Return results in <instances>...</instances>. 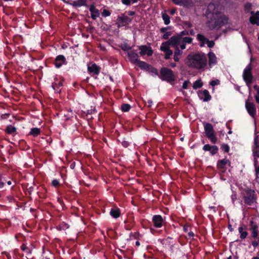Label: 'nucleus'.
I'll list each match as a JSON object with an SVG mask.
<instances>
[{
  "instance_id": "58",
  "label": "nucleus",
  "mask_w": 259,
  "mask_h": 259,
  "mask_svg": "<svg viewBox=\"0 0 259 259\" xmlns=\"http://www.w3.org/2000/svg\"><path fill=\"white\" fill-rule=\"evenodd\" d=\"M122 2L125 5H130V0H122Z\"/></svg>"
},
{
  "instance_id": "64",
  "label": "nucleus",
  "mask_w": 259,
  "mask_h": 259,
  "mask_svg": "<svg viewBox=\"0 0 259 259\" xmlns=\"http://www.w3.org/2000/svg\"><path fill=\"white\" fill-rule=\"evenodd\" d=\"M7 183V184L9 186L11 185L12 184V181L11 180H9V181H7L6 180V183Z\"/></svg>"
},
{
  "instance_id": "41",
  "label": "nucleus",
  "mask_w": 259,
  "mask_h": 259,
  "mask_svg": "<svg viewBox=\"0 0 259 259\" xmlns=\"http://www.w3.org/2000/svg\"><path fill=\"white\" fill-rule=\"evenodd\" d=\"M165 56L164 58L166 60L170 58V56L172 54V51L171 50H169L167 52H165Z\"/></svg>"
},
{
  "instance_id": "5",
  "label": "nucleus",
  "mask_w": 259,
  "mask_h": 259,
  "mask_svg": "<svg viewBox=\"0 0 259 259\" xmlns=\"http://www.w3.org/2000/svg\"><path fill=\"white\" fill-rule=\"evenodd\" d=\"M119 47L122 50L120 52L121 55L126 58V61H130V45L128 41L126 40L121 42Z\"/></svg>"
},
{
  "instance_id": "54",
  "label": "nucleus",
  "mask_w": 259,
  "mask_h": 259,
  "mask_svg": "<svg viewBox=\"0 0 259 259\" xmlns=\"http://www.w3.org/2000/svg\"><path fill=\"white\" fill-rule=\"evenodd\" d=\"M255 98L256 102L259 103V89L258 90V92H257V93L255 96Z\"/></svg>"
},
{
  "instance_id": "36",
  "label": "nucleus",
  "mask_w": 259,
  "mask_h": 259,
  "mask_svg": "<svg viewBox=\"0 0 259 259\" xmlns=\"http://www.w3.org/2000/svg\"><path fill=\"white\" fill-rule=\"evenodd\" d=\"M168 44V43L166 42L165 44H162V45L160 47V50L164 52H166L169 51L170 49L168 45H167Z\"/></svg>"
},
{
  "instance_id": "18",
  "label": "nucleus",
  "mask_w": 259,
  "mask_h": 259,
  "mask_svg": "<svg viewBox=\"0 0 259 259\" xmlns=\"http://www.w3.org/2000/svg\"><path fill=\"white\" fill-rule=\"evenodd\" d=\"M203 149L204 151H209L212 154L214 155L218 152V148L216 146H210L208 144L205 145Z\"/></svg>"
},
{
  "instance_id": "9",
  "label": "nucleus",
  "mask_w": 259,
  "mask_h": 259,
  "mask_svg": "<svg viewBox=\"0 0 259 259\" xmlns=\"http://www.w3.org/2000/svg\"><path fill=\"white\" fill-rule=\"evenodd\" d=\"M130 19L127 16H125L124 14H121L118 16L117 19V23L118 27L126 26L129 24Z\"/></svg>"
},
{
  "instance_id": "3",
  "label": "nucleus",
  "mask_w": 259,
  "mask_h": 259,
  "mask_svg": "<svg viewBox=\"0 0 259 259\" xmlns=\"http://www.w3.org/2000/svg\"><path fill=\"white\" fill-rule=\"evenodd\" d=\"M159 77L162 79L170 82L174 81L175 77L172 71L167 68H162L160 71Z\"/></svg>"
},
{
  "instance_id": "10",
  "label": "nucleus",
  "mask_w": 259,
  "mask_h": 259,
  "mask_svg": "<svg viewBox=\"0 0 259 259\" xmlns=\"http://www.w3.org/2000/svg\"><path fill=\"white\" fill-rule=\"evenodd\" d=\"M67 61L65 56L63 55L57 56L54 63V65L57 68H60L63 64H66Z\"/></svg>"
},
{
  "instance_id": "13",
  "label": "nucleus",
  "mask_w": 259,
  "mask_h": 259,
  "mask_svg": "<svg viewBox=\"0 0 259 259\" xmlns=\"http://www.w3.org/2000/svg\"><path fill=\"white\" fill-rule=\"evenodd\" d=\"M87 0H77L76 1L69 0L67 2H65L66 4L71 5L75 8H78L81 6H87Z\"/></svg>"
},
{
  "instance_id": "48",
  "label": "nucleus",
  "mask_w": 259,
  "mask_h": 259,
  "mask_svg": "<svg viewBox=\"0 0 259 259\" xmlns=\"http://www.w3.org/2000/svg\"><path fill=\"white\" fill-rule=\"evenodd\" d=\"M171 35L170 32H166L165 34L163 35V38L164 39H166L168 38L169 36Z\"/></svg>"
},
{
  "instance_id": "24",
  "label": "nucleus",
  "mask_w": 259,
  "mask_h": 259,
  "mask_svg": "<svg viewBox=\"0 0 259 259\" xmlns=\"http://www.w3.org/2000/svg\"><path fill=\"white\" fill-rule=\"evenodd\" d=\"M209 65L214 64L217 62V58L214 53L209 52L208 54Z\"/></svg>"
},
{
  "instance_id": "11",
  "label": "nucleus",
  "mask_w": 259,
  "mask_h": 259,
  "mask_svg": "<svg viewBox=\"0 0 259 259\" xmlns=\"http://www.w3.org/2000/svg\"><path fill=\"white\" fill-rule=\"evenodd\" d=\"M166 43L171 45L176 48V47H178L181 43V35H177L172 36Z\"/></svg>"
},
{
  "instance_id": "61",
  "label": "nucleus",
  "mask_w": 259,
  "mask_h": 259,
  "mask_svg": "<svg viewBox=\"0 0 259 259\" xmlns=\"http://www.w3.org/2000/svg\"><path fill=\"white\" fill-rule=\"evenodd\" d=\"M252 245L254 246V247H256V246H257L258 245V243L257 241H254L252 242Z\"/></svg>"
},
{
  "instance_id": "42",
  "label": "nucleus",
  "mask_w": 259,
  "mask_h": 259,
  "mask_svg": "<svg viewBox=\"0 0 259 259\" xmlns=\"http://www.w3.org/2000/svg\"><path fill=\"white\" fill-rule=\"evenodd\" d=\"M254 165H256L257 163L256 158L259 157V151H254Z\"/></svg>"
},
{
  "instance_id": "14",
  "label": "nucleus",
  "mask_w": 259,
  "mask_h": 259,
  "mask_svg": "<svg viewBox=\"0 0 259 259\" xmlns=\"http://www.w3.org/2000/svg\"><path fill=\"white\" fill-rule=\"evenodd\" d=\"M134 57V54L131 53V62L135 64L137 66L140 67L141 69H145L148 64L146 62L140 61L137 59L132 60L131 58Z\"/></svg>"
},
{
  "instance_id": "38",
  "label": "nucleus",
  "mask_w": 259,
  "mask_h": 259,
  "mask_svg": "<svg viewBox=\"0 0 259 259\" xmlns=\"http://www.w3.org/2000/svg\"><path fill=\"white\" fill-rule=\"evenodd\" d=\"M250 230H257V225L254 223L253 221L250 222Z\"/></svg>"
},
{
  "instance_id": "62",
  "label": "nucleus",
  "mask_w": 259,
  "mask_h": 259,
  "mask_svg": "<svg viewBox=\"0 0 259 259\" xmlns=\"http://www.w3.org/2000/svg\"><path fill=\"white\" fill-rule=\"evenodd\" d=\"M238 230H239V232L240 233V234H241V233L244 232L243 231V228L242 227H240L239 228Z\"/></svg>"
},
{
  "instance_id": "52",
  "label": "nucleus",
  "mask_w": 259,
  "mask_h": 259,
  "mask_svg": "<svg viewBox=\"0 0 259 259\" xmlns=\"http://www.w3.org/2000/svg\"><path fill=\"white\" fill-rule=\"evenodd\" d=\"M252 231V237L253 238H256L257 236V230H251Z\"/></svg>"
},
{
  "instance_id": "27",
  "label": "nucleus",
  "mask_w": 259,
  "mask_h": 259,
  "mask_svg": "<svg viewBox=\"0 0 259 259\" xmlns=\"http://www.w3.org/2000/svg\"><path fill=\"white\" fill-rule=\"evenodd\" d=\"M22 250L25 251L27 255H29L31 253L32 248V247H28L26 244L23 243L20 247Z\"/></svg>"
},
{
  "instance_id": "20",
  "label": "nucleus",
  "mask_w": 259,
  "mask_h": 259,
  "mask_svg": "<svg viewBox=\"0 0 259 259\" xmlns=\"http://www.w3.org/2000/svg\"><path fill=\"white\" fill-rule=\"evenodd\" d=\"M69 225L64 222H61L58 226H56V229L58 231H65L69 228Z\"/></svg>"
},
{
  "instance_id": "49",
  "label": "nucleus",
  "mask_w": 259,
  "mask_h": 259,
  "mask_svg": "<svg viewBox=\"0 0 259 259\" xmlns=\"http://www.w3.org/2000/svg\"><path fill=\"white\" fill-rule=\"evenodd\" d=\"M96 111V109L95 108L94 109H92L91 108V109L90 110H87V115H89V114H92L93 113H94Z\"/></svg>"
},
{
  "instance_id": "37",
  "label": "nucleus",
  "mask_w": 259,
  "mask_h": 259,
  "mask_svg": "<svg viewBox=\"0 0 259 259\" xmlns=\"http://www.w3.org/2000/svg\"><path fill=\"white\" fill-rule=\"evenodd\" d=\"M121 110L123 112H127L130 110V104H123L121 106Z\"/></svg>"
},
{
  "instance_id": "51",
  "label": "nucleus",
  "mask_w": 259,
  "mask_h": 259,
  "mask_svg": "<svg viewBox=\"0 0 259 259\" xmlns=\"http://www.w3.org/2000/svg\"><path fill=\"white\" fill-rule=\"evenodd\" d=\"M247 235V232L244 231L243 232L241 233V234H240V238L242 239H244L246 238Z\"/></svg>"
},
{
  "instance_id": "44",
  "label": "nucleus",
  "mask_w": 259,
  "mask_h": 259,
  "mask_svg": "<svg viewBox=\"0 0 259 259\" xmlns=\"http://www.w3.org/2000/svg\"><path fill=\"white\" fill-rule=\"evenodd\" d=\"M222 149L226 152H228L229 151V147L226 144L223 145L222 146Z\"/></svg>"
},
{
  "instance_id": "35",
  "label": "nucleus",
  "mask_w": 259,
  "mask_h": 259,
  "mask_svg": "<svg viewBox=\"0 0 259 259\" xmlns=\"http://www.w3.org/2000/svg\"><path fill=\"white\" fill-rule=\"evenodd\" d=\"M162 19L164 20L165 24L167 25L170 23V18L166 13L162 14Z\"/></svg>"
},
{
  "instance_id": "55",
  "label": "nucleus",
  "mask_w": 259,
  "mask_h": 259,
  "mask_svg": "<svg viewBox=\"0 0 259 259\" xmlns=\"http://www.w3.org/2000/svg\"><path fill=\"white\" fill-rule=\"evenodd\" d=\"M189 83V82L188 81H184V82L183 83V88L185 89H187Z\"/></svg>"
},
{
  "instance_id": "19",
  "label": "nucleus",
  "mask_w": 259,
  "mask_h": 259,
  "mask_svg": "<svg viewBox=\"0 0 259 259\" xmlns=\"http://www.w3.org/2000/svg\"><path fill=\"white\" fill-rule=\"evenodd\" d=\"M249 20L252 24L259 25V12H257L254 15L250 17Z\"/></svg>"
},
{
  "instance_id": "17",
  "label": "nucleus",
  "mask_w": 259,
  "mask_h": 259,
  "mask_svg": "<svg viewBox=\"0 0 259 259\" xmlns=\"http://www.w3.org/2000/svg\"><path fill=\"white\" fill-rule=\"evenodd\" d=\"M153 221L155 226L159 228L162 226L163 219L160 215H155L153 217Z\"/></svg>"
},
{
  "instance_id": "43",
  "label": "nucleus",
  "mask_w": 259,
  "mask_h": 259,
  "mask_svg": "<svg viewBox=\"0 0 259 259\" xmlns=\"http://www.w3.org/2000/svg\"><path fill=\"white\" fill-rule=\"evenodd\" d=\"M206 44L207 45V46L209 48H212L214 45V42L213 41H212V40H209L208 39L207 40V42H206Z\"/></svg>"
},
{
  "instance_id": "50",
  "label": "nucleus",
  "mask_w": 259,
  "mask_h": 259,
  "mask_svg": "<svg viewBox=\"0 0 259 259\" xmlns=\"http://www.w3.org/2000/svg\"><path fill=\"white\" fill-rule=\"evenodd\" d=\"M6 198L10 202H12L14 200V197L11 195L7 196Z\"/></svg>"
},
{
  "instance_id": "22",
  "label": "nucleus",
  "mask_w": 259,
  "mask_h": 259,
  "mask_svg": "<svg viewBox=\"0 0 259 259\" xmlns=\"http://www.w3.org/2000/svg\"><path fill=\"white\" fill-rule=\"evenodd\" d=\"M40 130L39 128L33 127L32 128L29 133V135L32 136L34 137H36L40 134Z\"/></svg>"
},
{
  "instance_id": "12",
  "label": "nucleus",
  "mask_w": 259,
  "mask_h": 259,
  "mask_svg": "<svg viewBox=\"0 0 259 259\" xmlns=\"http://www.w3.org/2000/svg\"><path fill=\"white\" fill-rule=\"evenodd\" d=\"M245 107L248 113L254 117L256 113V108L254 104L247 101L245 103Z\"/></svg>"
},
{
  "instance_id": "53",
  "label": "nucleus",
  "mask_w": 259,
  "mask_h": 259,
  "mask_svg": "<svg viewBox=\"0 0 259 259\" xmlns=\"http://www.w3.org/2000/svg\"><path fill=\"white\" fill-rule=\"evenodd\" d=\"M129 143L128 141H123L122 142V146L124 147H127L128 146H129Z\"/></svg>"
},
{
  "instance_id": "63",
  "label": "nucleus",
  "mask_w": 259,
  "mask_h": 259,
  "mask_svg": "<svg viewBox=\"0 0 259 259\" xmlns=\"http://www.w3.org/2000/svg\"><path fill=\"white\" fill-rule=\"evenodd\" d=\"M194 235V233L192 232H190L189 233H188V236L189 237H193Z\"/></svg>"
},
{
  "instance_id": "39",
  "label": "nucleus",
  "mask_w": 259,
  "mask_h": 259,
  "mask_svg": "<svg viewBox=\"0 0 259 259\" xmlns=\"http://www.w3.org/2000/svg\"><path fill=\"white\" fill-rule=\"evenodd\" d=\"M60 182L58 180L54 179L52 181V186H53L54 187H57L59 186H60Z\"/></svg>"
},
{
  "instance_id": "56",
  "label": "nucleus",
  "mask_w": 259,
  "mask_h": 259,
  "mask_svg": "<svg viewBox=\"0 0 259 259\" xmlns=\"http://www.w3.org/2000/svg\"><path fill=\"white\" fill-rule=\"evenodd\" d=\"M179 46H180L182 50H184L186 48V45L185 43L181 42Z\"/></svg>"
},
{
  "instance_id": "45",
  "label": "nucleus",
  "mask_w": 259,
  "mask_h": 259,
  "mask_svg": "<svg viewBox=\"0 0 259 259\" xmlns=\"http://www.w3.org/2000/svg\"><path fill=\"white\" fill-rule=\"evenodd\" d=\"M219 83H220V80L219 79H215V80H212L210 82V84L212 87L214 86L217 84H219Z\"/></svg>"
},
{
  "instance_id": "7",
  "label": "nucleus",
  "mask_w": 259,
  "mask_h": 259,
  "mask_svg": "<svg viewBox=\"0 0 259 259\" xmlns=\"http://www.w3.org/2000/svg\"><path fill=\"white\" fill-rule=\"evenodd\" d=\"M251 66L249 64L244 70L243 77V79L247 85H249L252 82V75L251 73Z\"/></svg>"
},
{
  "instance_id": "2",
  "label": "nucleus",
  "mask_w": 259,
  "mask_h": 259,
  "mask_svg": "<svg viewBox=\"0 0 259 259\" xmlns=\"http://www.w3.org/2000/svg\"><path fill=\"white\" fill-rule=\"evenodd\" d=\"M228 20V18L224 15H215L213 16V18L209 22L208 26L210 29H218L227 23Z\"/></svg>"
},
{
  "instance_id": "31",
  "label": "nucleus",
  "mask_w": 259,
  "mask_h": 259,
  "mask_svg": "<svg viewBox=\"0 0 259 259\" xmlns=\"http://www.w3.org/2000/svg\"><path fill=\"white\" fill-rule=\"evenodd\" d=\"M228 160L224 159L219 161L218 163V167L220 169H222L224 167L225 165L227 164Z\"/></svg>"
},
{
  "instance_id": "32",
  "label": "nucleus",
  "mask_w": 259,
  "mask_h": 259,
  "mask_svg": "<svg viewBox=\"0 0 259 259\" xmlns=\"http://www.w3.org/2000/svg\"><path fill=\"white\" fill-rule=\"evenodd\" d=\"M203 94L204 96L203 101L206 102L210 100L211 96L209 95V92L207 90H205L203 91Z\"/></svg>"
},
{
  "instance_id": "30",
  "label": "nucleus",
  "mask_w": 259,
  "mask_h": 259,
  "mask_svg": "<svg viewBox=\"0 0 259 259\" xmlns=\"http://www.w3.org/2000/svg\"><path fill=\"white\" fill-rule=\"evenodd\" d=\"M6 179L4 174H0V189L6 185Z\"/></svg>"
},
{
  "instance_id": "33",
  "label": "nucleus",
  "mask_w": 259,
  "mask_h": 259,
  "mask_svg": "<svg viewBox=\"0 0 259 259\" xmlns=\"http://www.w3.org/2000/svg\"><path fill=\"white\" fill-rule=\"evenodd\" d=\"M202 82L200 80H197L193 83V88L194 89L200 88L202 86Z\"/></svg>"
},
{
  "instance_id": "59",
  "label": "nucleus",
  "mask_w": 259,
  "mask_h": 259,
  "mask_svg": "<svg viewBox=\"0 0 259 259\" xmlns=\"http://www.w3.org/2000/svg\"><path fill=\"white\" fill-rule=\"evenodd\" d=\"M168 29V27H163L160 29V32L164 33Z\"/></svg>"
},
{
  "instance_id": "28",
  "label": "nucleus",
  "mask_w": 259,
  "mask_h": 259,
  "mask_svg": "<svg viewBox=\"0 0 259 259\" xmlns=\"http://www.w3.org/2000/svg\"><path fill=\"white\" fill-rule=\"evenodd\" d=\"M62 85L63 84L61 81H59L58 83L53 82L52 85L54 91L58 93L60 92L61 90L60 89V88Z\"/></svg>"
},
{
  "instance_id": "6",
  "label": "nucleus",
  "mask_w": 259,
  "mask_h": 259,
  "mask_svg": "<svg viewBox=\"0 0 259 259\" xmlns=\"http://www.w3.org/2000/svg\"><path fill=\"white\" fill-rule=\"evenodd\" d=\"M255 192L251 189H247L246 191L245 195L244 196L245 203L251 205L255 200Z\"/></svg>"
},
{
  "instance_id": "40",
  "label": "nucleus",
  "mask_w": 259,
  "mask_h": 259,
  "mask_svg": "<svg viewBox=\"0 0 259 259\" xmlns=\"http://www.w3.org/2000/svg\"><path fill=\"white\" fill-rule=\"evenodd\" d=\"M110 14H111V13L109 12V11H108V10H106V9H104L103 12H102V16L103 17H107V16H110Z\"/></svg>"
},
{
  "instance_id": "23",
  "label": "nucleus",
  "mask_w": 259,
  "mask_h": 259,
  "mask_svg": "<svg viewBox=\"0 0 259 259\" xmlns=\"http://www.w3.org/2000/svg\"><path fill=\"white\" fill-rule=\"evenodd\" d=\"M110 214L113 218H117L120 216V211L118 208H111Z\"/></svg>"
},
{
  "instance_id": "34",
  "label": "nucleus",
  "mask_w": 259,
  "mask_h": 259,
  "mask_svg": "<svg viewBox=\"0 0 259 259\" xmlns=\"http://www.w3.org/2000/svg\"><path fill=\"white\" fill-rule=\"evenodd\" d=\"M192 41V38L190 37H183L181 36V42L191 44Z\"/></svg>"
},
{
  "instance_id": "21",
  "label": "nucleus",
  "mask_w": 259,
  "mask_h": 259,
  "mask_svg": "<svg viewBox=\"0 0 259 259\" xmlns=\"http://www.w3.org/2000/svg\"><path fill=\"white\" fill-rule=\"evenodd\" d=\"M182 54V52L180 51L178 47H176L175 52L174 53V60L176 62L179 61L180 58Z\"/></svg>"
},
{
  "instance_id": "47",
  "label": "nucleus",
  "mask_w": 259,
  "mask_h": 259,
  "mask_svg": "<svg viewBox=\"0 0 259 259\" xmlns=\"http://www.w3.org/2000/svg\"><path fill=\"white\" fill-rule=\"evenodd\" d=\"M176 4H179L181 3L187 2L188 0H172Z\"/></svg>"
},
{
  "instance_id": "60",
  "label": "nucleus",
  "mask_w": 259,
  "mask_h": 259,
  "mask_svg": "<svg viewBox=\"0 0 259 259\" xmlns=\"http://www.w3.org/2000/svg\"><path fill=\"white\" fill-rule=\"evenodd\" d=\"M255 171H256V178H258V176L257 175L259 174V167H256L255 168Z\"/></svg>"
},
{
  "instance_id": "29",
  "label": "nucleus",
  "mask_w": 259,
  "mask_h": 259,
  "mask_svg": "<svg viewBox=\"0 0 259 259\" xmlns=\"http://www.w3.org/2000/svg\"><path fill=\"white\" fill-rule=\"evenodd\" d=\"M145 69L147 71H148V72H151L155 75H158V71H157V69L153 68L151 65H150L149 64H147V65Z\"/></svg>"
},
{
  "instance_id": "15",
  "label": "nucleus",
  "mask_w": 259,
  "mask_h": 259,
  "mask_svg": "<svg viewBox=\"0 0 259 259\" xmlns=\"http://www.w3.org/2000/svg\"><path fill=\"white\" fill-rule=\"evenodd\" d=\"M89 11L91 14V18L93 20H96L100 16L99 10L96 8L94 5H91L89 8Z\"/></svg>"
},
{
  "instance_id": "26",
  "label": "nucleus",
  "mask_w": 259,
  "mask_h": 259,
  "mask_svg": "<svg viewBox=\"0 0 259 259\" xmlns=\"http://www.w3.org/2000/svg\"><path fill=\"white\" fill-rule=\"evenodd\" d=\"M197 38L199 41H200V46L203 47L205 43L207 42V38L204 37L203 35L201 34H198L197 35Z\"/></svg>"
},
{
  "instance_id": "25",
  "label": "nucleus",
  "mask_w": 259,
  "mask_h": 259,
  "mask_svg": "<svg viewBox=\"0 0 259 259\" xmlns=\"http://www.w3.org/2000/svg\"><path fill=\"white\" fill-rule=\"evenodd\" d=\"M16 131L17 128L15 126L11 124L8 125L5 130L6 132L9 135H12L13 134L16 133Z\"/></svg>"
},
{
  "instance_id": "1",
  "label": "nucleus",
  "mask_w": 259,
  "mask_h": 259,
  "mask_svg": "<svg viewBox=\"0 0 259 259\" xmlns=\"http://www.w3.org/2000/svg\"><path fill=\"white\" fill-rule=\"evenodd\" d=\"M206 62V57L203 54L192 53L187 56L186 64L189 67L199 69L204 68Z\"/></svg>"
},
{
  "instance_id": "4",
  "label": "nucleus",
  "mask_w": 259,
  "mask_h": 259,
  "mask_svg": "<svg viewBox=\"0 0 259 259\" xmlns=\"http://www.w3.org/2000/svg\"><path fill=\"white\" fill-rule=\"evenodd\" d=\"M204 130L208 138L212 143H215L217 141V138L214 134V130L212 125L209 123H205L204 125Z\"/></svg>"
},
{
  "instance_id": "16",
  "label": "nucleus",
  "mask_w": 259,
  "mask_h": 259,
  "mask_svg": "<svg viewBox=\"0 0 259 259\" xmlns=\"http://www.w3.org/2000/svg\"><path fill=\"white\" fill-rule=\"evenodd\" d=\"M140 50V54L141 55H144L147 54V56H150L153 54V51L150 47H148L146 46H142L139 47Z\"/></svg>"
},
{
  "instance_id": "46",
  "label": "nucleus",
  "mask_w": 259,
  "mask_h": 259,
  "mask_svg": "<svg viewBox=\"0 0 259 259\" xmlns=\"http://www.w3.org/2000/svg\"><path fill=\"white\" fill-rule=\"evenodd\" d=\"M254 144L256 147L259 148V135L255 137L254 139Z\"/></svg>"
},
{
  "instance_id": "57",
  "label": "nucleus",
  "mask_w": 259,
  "mask_h": 259,
  "mask_svg": "<svg viewBox=\"0 0 259 259\" xmlns=\"http://www.w3.org/2000/svg\"><path fill=\"white\" fill-rule=\"evenodd\" d=\"M188 34V31H183L181 32L179 35H181L182 36L183 35H186Z\"/></svg>"
},
{
  "instance_id": "8",
  "label": "nucleus",
  "mask_w": 259,
  "mask_h": 259,
  "mask_svg": "<svg viewBox=\"0 0 259 259\" xmlns=\"http://www.w3.org/2000/svg\"><path fill=\"white\" fill-rule=\"evenodd\" d=\"M101 68L95 63L88 66V71L92 76L98 75L101 71Z\"/></svg>"
}]
</instances>
